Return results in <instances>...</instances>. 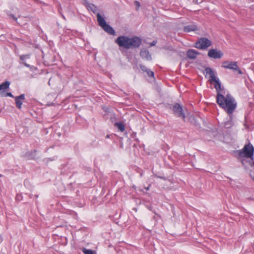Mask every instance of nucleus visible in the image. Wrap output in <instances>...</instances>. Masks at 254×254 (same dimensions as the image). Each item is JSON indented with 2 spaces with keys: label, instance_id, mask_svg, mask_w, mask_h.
<instances>
[{
  "label": "nucleus",
  "instance_id": "obj_22",
  "mask_svg": "<svg viewBox=\"0 0 254 254\" xmlns=\"http://www.w3.org/2000/svg\"><path fill=\"white\" fill-rule=\"evenodd\" d=\"M9 17L10 18H13V19H14L15 20H17V18H15L13 15L12 14H10L9 15Z\"/></svg>",
  "mask_w": 254,
  "mask_h": 254
},
{
  "label": "nucleus",
  "instance_id": "obj_1",
  "mask_svg": "<svg viewBox=\"0 0 254 254\" xmlns=\"http://www.w3.org/2000/svg\"><path fill=\"white\" fill-rule=\"evenodd\" d=\"M217 91L216 102L227 113L231 115L237 107V102L230 94H226L221 87Z\"/></svg>",
  "mask_w": 254,
  "mask_h": 254
},
{
  "label": "nucleus",
  "instance_id": "obj_26",
  "mask_svg": "<svg viewBox=\"0 0 254 254\" xmlns=\"http://www.w3.org/2000/svg\"><path fill=\"white\" fill-rule=\"evenodd\" d=\"M24 65H25V66H28V67L29 66V65H28V64H27L26 63H25V64H24Z\"/></svg>",
  "mask_w": 254,
  "mask_h": 254
},
{
  "label": "nucleus",
  "instance_id": "obj_16",
  "mask_svg": "<svg viewBox=\"0 0 254 254\" xmlns=\"http://www.w3.org/2000/svg\"><path fill=\"white\" fill-rule=\"evenodd\" d=\"M83 252L85 254H96L95 252L91 250L83 249Z\"/></svg>",
  "mask_w": 254,
  "mask_h": 254
},
{
  "label": "nucleus",
  "instance_id": "obj_12",
  "mask_svg": "<svg viewBox=\"0 0 254 254\" xmlns=\"http://www.w3.org/2000/svg\"><path fill=\"white\" fill-rule=\"evenodd\" d=\"M24 99V96L23 95H21L19 96L15 97V103L16 106L18 108L20 109L22 104V102Z\"/></svg>",
  "mask_w": 254,
  "mask_h": 254
},
{
  "label": "nucleus",
  "instance_id": "obj_24",
  "mask_svg": "<svg viewBox=\"0 0 254 254\" xmlns=\"http://www.w3.org/2000/svg\"><path fill=\"white\" fill-rule=\"evenodd\" d=\"M156 43V42L153 41L152 43L150 44V46H154Z\"/></svg>",
  "mask_w": 254,
  "mask_h": 254
},
{
  "label": "nucleus",
  "instance_id": "obj_14",
  "mask_svg": "<svg viewBox=\"0 0 254 254\" xmlns=\"http://www.w3.org/2000/svg\"><path fill=\"white\" fill-rule=\"evenodd\" d=\"M10 82L8 81H6L4 83H2L0 85V91L7 89L8 88Z\"/></svg>",
  "mask_w": 254,
  "mask_h": 254
},
{
  "label": "nucleus",
  "instance_id": "obj_27",
  "mask_svg": "<svg viewBox=\"0 0 254 254\" xmlns=\"http://www.w3.org/2000/svg\"><path fill=\"white\" fill-rule=\"evenodd\" d=\"M146 189L147 190H148L149 189V188H146Z\"/></svg>",
  "mask_w": 254,
  "mask_h": 254
},
{
  "label": "nucleus",
  "instance_id": "obj_17",
  "mask_svg": "<svg viewBox=\"0 0 254 254\" xmlns=\"http://www.w3.org/2000/svg\"><path fill=\"white\" fill-rule=\"evenodd\" d=\"M1 95L2 96H10V97H13L12 95L11 94V93H7L6 94H5V93H4L3 92H1Z\"/></svg>",
  "mask_w": 254,
  "mask_h": 254
},
{
  "label": "nucleus",
  "instance_id": "obj_20",
  "mask_svg": "<svg viewBox=\"0 0 254 254\" xmlns=\"http://www.w3.org/2000/svg\"><path fill=\"white\" fill-rule=\"evenodd\" d=\"M147 74L150 76H153L154 73L151 71H147Z\"/></svg>",
  "mask_w": 254,
  "mask_h": 254
},
{
  "label": "nucleus",
  "instance_id": "obj_15",
  "mask_svg": "<svg viewBox=\"0 0 254 254\" xmlns=\"http://www.w3.org/2000/svg\"><path fill=\"white\" fill-rule=\"evenodd\" d=\"M115 126H116L121 131H124L125 130V126L122 123H116Z\"/></svg>",
  "mask_w": 254,
  "mask_h": 254
},
{
  "label": "nucleus",
  "instance_id": "obj_10",
  "mask_svg": "<svg viewBox=\"0 0 254 254\" xmlns=\"http://www.w3.org/2000/svg\"><path fill=\"white\" fill-rule=\"evenodd\" d=\"M199 55V53L194 50H190L187 53V56L190 59H194Z\"/></svg>",
  "mask_w": 254,
  "mask_h": 254
},
{
  "label": "nucleus",
  "instance_id": "obj_11",
  "mask_svg": "<svg viewBox=\"0 0 254 254\" xmlns=\"http://www.w3.org/2000/svg\"><path fill=\"white\" fill-rule=\"evenodd\" d=\"M140 55L142 58L145 59L146 60L150 61L151 60V57L149 52L145 50L142 49L140 51Z\"/></svg>",
  "mask_w": 254,
  "mask_h": 254
},
{
  "label": "nucleus",
  "instance_id": "obj_7",
  "mask_svg": "<svg viewBox=\"0 0 254 254\" xmlns=\"http://www.w3.org/2000/svg\"><path fill=\"white\" fill-rule=\"evenodd\" d=\"M211 45V41L207 38H202L200 39L196 43L195 47L197 49H206Z\"/></svg>",
  "mask_w": 254,
  "mask_h": 254
},
{
  "label": "nucleus",
  "instance_id": "obj_19",
  "mask_svg": "<svg viewBox=\"0 0 254 254\" xmlns=\"http://www.w3.org/2000/svg\"><path fill=\"white\" fill-rule=\"evenodd\" d=\"M134 4L135 5L136 8L138 9L140 6V3L139 2L136 1L134 2Z\"/></svg>",
  "mask_w": 254,
  "mask_h": 254
},
{
  "label": "nucleus",
  "instance_id": "obj_18",
  "mask_svg": "<svg viewBox=\"0 0 254 254\" xmlns=\"http://www.w3.org/2000/svg\"><path fill=\"white\" fill-rule=\"evenodd\" d=\"M232 125V123L231 122H229V123H226L225 124V126L227 128L230 127Z\"/></svg>",
  "mask_w": 254,
  "mask_h": 254
},
{
  "label": "nucleus",
  "instance_id": "obj_5",
  "mask_svg": "<svg viewBox=\"0 0 254 254\" xmlns=\"http://www.w3.org/2000/svg\"><path fill=\"white\" fill-rule=\"evenodd\" d=\"M97 21L99 25L107 33L111 35H115V32L114 30L109 25H108L104 18L99 14H97Z\"/></svg>",
  "mask_w": 254,
  "mask_h": 254
},
{
  "label": "nucleus",
  "instance_id": "obj_4",
  "mask_svg": "<svg viewBox=\"0 0 254 254\" xmlns=\"http://www.w3.org/2000/svg\"><path fill=\"white\" fill-rule=\"evenodd\" d=\"M205 76L209 78V80L211 83L214 84V87L216 89H219L221 86L219 80L215 75V72L210 68L207 67L205 69Z\"/></svg>",
  "mask_w": 254,
  "mask_h": 254
},
{
  "label": "nucleus",
  "instance_id": "obj_3",
  "mask_svg": "<svg viewBox=\"0 0 254 254\" xmlns=\"http://www.w3.org/2000/svg\"><path fill=\"white\" fill-rule=\"evenodd\" d=\"M115 42L120 47L130 49L138 47L141 43V40L136 36H122L117 38Z\"/></svg>",
  "mask_w": 254,
  "mask_h": 254
},
{
  "label": "nucleus",
  "instance_id": "obj_23",
  "mask_svg": "<svg viewBox=\"0 0 254 254\" xmlns=\"http://www.w3.org/2000/svg\"><path fill=\"white\" fill-rule=\"evenodd\" d=\"M140 67L142 70L147 71L146 67L144 66H141Z\"/></svg>",
  "mask_w": 254,
  "mask_h": 254
},
{
  "label": "nucleus",
  "instance_id": "obj_6",
  "mask_svg": "<svg viewBox=\"0 0 254 254\" xmlns=\"http://www.w3.org/2000/svg\"><path fill=\"white\" fill-rule=\"evenodd\" d=\"M222 66L225 68L232 69L234 71H237L240 74H242L243 72L238 67L237 62L225 61L223 62Z\"/></svg>",
  "mask_w": 254,
  "mask_h": 254
},
{
  "label": "nucleus",
  "instance_id": "obj_21",
  "mask_svg": "<svg viewBox=\"0 0 254 254\" xmlns=\"http://www.w3.org/2000/svg\"><path fill=\"white\" fill-rule=\"evenodd\" d=\"M21 197V195L20 194H17L16 196V200H20V198Z\"/></svg>",
  "mask_w": 254,
  "mask_h": 254
},
{
  "label": "nucleus",
  "instance_id": "obj_13",
  "mask_svg": "<svg viewBox=\"0 0 254 254\" xmlns=\"http://www.w3.org/2000/svg\"><path fill=\"white\" fill-rule=\"evenodd\" d=\"M197 29H198L197 26L195 25H188L187 26L185 27L184 28V31L187 32L194 31L197 30Z\"/></svg>",
  "mask_w": 254,
  "mask_h": 254
},
{
  "label": "nucleus",
  "instance_id": "obj_2",
  "mask_svg": "<svg viewBox=\"0 0 254 254\" xmlns=\"http://www.w3.org/2000/svg\"><path fill=\"white\" fill-rule=\"evenodd\" d=\"M238 152V159L244 165L246 166L253 165L254 148L252 144L248 143L245 145L243 148L240 150Z\"/></svg>",
  "mask_w": 254,
  "mask_h": 254
},
{
  "label": "nucleus",
  "instance_id": "obj_25",
  "mask_svg": "<svg viewBox=\"0 0 254 254\" xmlns=\"http://www.w3.org/2000/svg\"><path fill=\"white\" fill-rule=\"evenodd\" d=\"M25 58H26V56H21L20 57V59H21V60H24Z\"/></svg>",
  "mask_w": 254,
  "mask_h": 254
},
{
  "label": "nucleus",
  "instance_id": "obj_9",
  "mask_svg": "<svg viewBox=\"0 0 254 254\" xmlns=\"http://www.w3.org/2000/svg\"><path fill=\"white\" fill-rule=\"evenodd\" d=\"M223 55L221 51H218L216 49H211L208 51V56L213 59H220Z\"/></svg>",
  "mask_w": 254,
  "mask_h": 254
},
{
  "label": "nucleus",
  "instance_id": "obj_8",
  "mask_svg": "<svg viewBox=\"0 0 254 254\" xmlns=\"http://www.w3.org/2000/svg\"><path fill=\"white\" fill-rule=\"evenodd\" d=\"M173 112L174 114L178 117H181L183 119H185V116L184 111L179 104H176L173 107Z\"/></svg>",
  "mask_w": 254,
  "mask_h": 254
}]
</instances>
